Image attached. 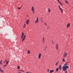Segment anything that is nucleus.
Masks as SVG:
<instances>
[{"instance_id":"nucleus-1","label":"nucleus","mask_w":73,"mask_h":73,"mask_svg":"<svg viewBox=\"0 0 73 73\" xmlns=\"http://www.w3.org/2000/svg\"><path fill=\"white\" fill-rule=\"evenodd\" d=\"M31 11L32 12V13L33 14H35V8L34 7H32L31 8Z\"/></svg>"},{"instance_id":"nucleus-2","label":"nucleus","mask_w":73,"mask_h":73,"mask_svg":"<svg viewBox=\"0 0 73 73\" xmlns=\"http://www.w3.org/2000/svg\"><path fill=\"white\" fill-rule=\"evenodd\" d=\"M18 71L19 72H18V73H22V72H23V73H24V72H25L24 70H18Z\"/></svg>"},{"instance_id":"nucleus-3","label":"nucleus","mask_w":73,"mask_h":73,"mask_svg":"<svg viewBox=\"0 0 73 73\" xmlns=\"http://www.w3.org/2000/svg\"><path fill=\"white\" fill-rule=\"evenodd\" d=\"M58 44H56L55 46V48L56 50H58Z\"/></svg>"},{"instance_id":"nucleus-4","label":"nucleus","mask_w":73,"mask_h":73,"mask_svg":"<svg viewBox=\"0 0 73 73\" xmlns=\"http://www.w3.org/2000/svg\"><path fill=\"white\" fill-rule=\"evenodd\" d=\"M58 8L60 9V11H61V12L62 13H63V10H62V8L60 7V6H58Z\"/></svg>"},{"instance_id":"nucleus-5","label":"nucleus","mask_w":73,"mask_h":73,"mask_svg":"<svg viewBox=\"0 0 73 73\" xmlns=\"http://www.w3.org/2000/svg\"><path fill=\"white\" fill-rule=\"evenodd\" d=\"M36 20H35V23L36 24V23H38V17H36Z\"/></svg>"},{"instance_id":"nucleus-6","label":"nucleus","mask_w":73,"mask_h":73,"mask_svg":"<svg viewBox=\"0 0 73 73\" xmlns=\"http://www.w3.org/2000/svg\"><path fill=\"white\" fill-rule=\"evenodd\" d=\"M68 56V54H67V52H66L64 54V57H67Z\"/></svg>"},{"instance_id":"nucleus-7","label":"nucleus","mask_w":73,"mask_h":73,"mask_svg":"<svg viewBox=\"0 0 73 73\" xmlns=\"http://www.w3.org/2000/svg\"><path fill=\"white\" fill-rule=\"evenodd\" d=\"M26 37V35H24V37L22 40V42H23V41H24V40H25V39Z\"/></svg>"},{"instance_id":"nucleus-8","label":"nucleus","mask_w":73,"mask_h":73,"mask_svg":"<svg viewBox=\"0 0 73 73\" xmlns=\"http://www.w3.org/2000/svg\"><path fill=\"white\" fill-rule=\"evenodd\" d=\"M24 36V33H22V35H21V39H23V38Z\"/></svg>"},{"instance_id":"nucleus-9","label":"nucleus","mask_w":73,"mask_h":73,"mask_svg":"<svg viewBox=\"0 0 73 73\" xmlns=\"http://www.w3.org/2000/svg\"><path fill=\"white\" fill-rule=\"evenodd\" d=\"M41 54L39 53L38 56V58L39 59H40L41 58Z\"/></svg>"},{"instance_id":"nucleus-10","label":"nucleus","mask_w":73,"mask_h":73,"mask_svg":"<svg viewBox=\"0 0 73 73\" xmlns=\"http://www.w3.org/2000/svg\"><path fill=\"white\" fill-rule=\"evenodd\" d=\"M70 23H69L68 24H67L66 27L69 28V27H70Z\"/></svg>"},{"instance_id":"nucleus-11","label":"nucleus","mask_w":73,"mask_h":73,"mask_svg":"<svg viewBox=\"0 0 73 73\" xmlns=\"http://www.w3.org/2000/svg\"><path fill=\"white\" fill-rule=\"evenodd\" d=\"M29 19H27L26 21V24L27 25H28L29 24Z\"/></svg>"},{"instance_id":"nucleus-12","label":"nucleus","mask_w":73,"mask_h":73,"mask_svg":"<svg viewBox=\"0 0 73 73\" xmlns=\"http://www.w3.org/2000/svg\"><path fill=\"white\" fill-rule=\"evenodd\" d=\"M42 43L43 44H44V42H45V38L43 37L42 38Z\"/></svg>"},{"instance_id":"nucleus-13","label":"nucleus","mask_w":73,"mask_h":73,"mask_svg":"<svg viewBox=\"0 0 73 73\" xmlns=\"http://www.w3.org/2000/svg\"><path fill=\"white\" fill-rule=\"evenodd\" d=\"M57 1L61 5H62V3H61V2H60V1L59 0H57Z\"/></svg>"},{"instance_id":"nucleus-14","label":"nucleus","mask_w":73,"mask_h":73,"mask_svg":"<svg viewBox=\"0 0 73 73\" xmlns=\"http://www.w3.org/2000/svg\"><path fill=\"white\" fill-rule=\"evenodd\" d=\"M0 72H2V73H4V72L3 71V70H2V69H1V68L0 67Z\"/></svg>"},{"instance_id":"nucleus-15","label":"nucleus","mask_w":73,"mask_h":73,"mask_svg":"<svg viewBox=\"0 0 73 73\" xmlns=\"http://www.w3.org/2000/svg\"><path fill=\"white\" fill-rule=\"evenodd\" d=\"M62 67V65H60L59 67V69L60 70H61L62 68L61 67Z\"/></svg>"},{"instance_id":"nucleus-16","label":"nucleus","mask_w":73,"mask_h":73,"mask_svg":"<svg viewBox=\"0 0 73 73\" xmlns=\"http://www.w3.org/2000/svg\"><path fill=\"white\" fill-rule=\"evenodd\" d=\"M65 2L66 3V4H69V2H68V1H67V0H66L65 1Z\"/></svg>"},{"instance_id":"nucleus-17","label":"nucleus","mask_w":73,"mask_h":73,"mask_svg":"<svg viewBox=\"0 0 73 73\" xmlns=\"http://www.w3.org/2000/svg\"><path fill=\"white\" fill-rule=\"evenodd\" d=\"M48 13H50V8L48 9Z\"/></svg>"},{"instance_id":"nucleus-18","label":"nucleus","mask_w":73,"mask_h":73,"mask_svg":"<svg viewBox=\"0 0 73 73\" xmlns=\"http://www.w3.org/2000/svg\"><path fill=\"white\" fill-rule=\"evenodd\" d=\"M27 53L28 54H30V53H31V52H30V50H28L27 51Z\"/></svg>"},{"instance_id":"nucleus-19","label":"nucleus","mask_w":73,"mask_h":73,"mask_svg":"<svg viewBox=\"0 0 73 73\" xmlns=\"http://www.w3.org/2000/svg\"><path fill=\"white\" fill-rule=\"evenodd\" d=\"M58 62H56V63L55 64V66H57V65H58Z\"/></svg>"},{"instance_id":"nucleus-20","label":"nucleus","mask_w":73,"mask_h":73,"mask_svg":"<svg viewBox=\"0 0 73 73\" xmlns=\"http://www.w3.org/2000/svg\"><path fill=\"white\" fill-rule=\"evenodd\" d=\"M54 70H50V73H52V72H54Z\"/></svg>"},{"instance_id":"nucleus-21","label":"nucleus","mask_w":73,"mask_h":73,"mask_svg":"<svg viewBox=\"0 0 73 73\" xmlns=\"http://www.w3.org/2000/svg\"><path fill=\"white\" fill-rule=\"evenodd\" d=\"M7 60L6 59H5L3 62L4 64H5V63L7 62Z\"/></svg>"},{"instance_id":"nucleus-22","label":"nucleus","mask_w":73,"mask_h":73,"mask_svg":"<svg viewBox=\"0 0 73 73\" xmlns=\"http://www.w3.org/2000/svg\"><path fill=\"white\" fill-rule=\"evenodd\" d=\"M0 64H1V65H2V60H1L0 61Z\"/></svg>"},{"instance_id":"nucleus-23","label":"nucleus","mask_w":73,"mask_h":73,"mask_svg":"<svg viewBox=\"0 0 73 73\" xmlns=\"http://www.w3.org/2000/svg\"><path fill=\"white\" fill-rule=\"evenodd\" d=\"M9 63V61H7V62H6V64L7 65H8Z\"/></svg>"},{"instance_id":"nucleus-24","label":"nucleus","mask_w":73,"mask_h":73,"mask_svg":"<svg viewBox=\"0 0 73 73\" xmlns=\"http://www.w3.org/2000/svg\"><path fill=\"white\" fill-rule=\"evenodd\" d=\"M58 69H59L58 68H56V72H58Z\"/></svg>"},{"instance_id":"nucleus-25","label":"nucleus","mask_w":73,"mask_h":73,"mask_svg":"<svg viewBox=\"0 0 73 73\" xmlns=\"http://www.w3.org/2000/svg\"><path fill=\"white\" fill-rule=\"evenodd\" d=\"M17 68H18V69H20V67L19 66H18L17 67Z\"/></svg>"},{"instance_id":"nucleus-26","label":"nucleus","mask_w":73,"mask_h":73,"mask_svg":"<svg viewBox=\"0 0 73 73\" xmlns=\"http://www.w3.org/2000/svg\"><path fill=\"white\" fill-rule=\"evenodd\" d=\"M26 26V25L25 24H24V25L23 26V27L24 28H25V26Z\"/></svg>"},{"instance_id":"nucleus-27","label":"nucleus","mask_w":73,"mask_h":73,"mask_svg":"<svg viewBox=\"0 0 73 73\" xmlns=\"http://www.w3.org/2000/svg\"><path fill=\"white\" fill-rule=\"evenodd\" d=\"M7 65L6 64V65H4V66H3V67L4 68H5V67H6V66H7Z\"/></svg>"},{"instance_id":"nucleus-28","label":"nucleus","mask_w":73,"mask_h":73,"mask_svg":"<svg viewBox=\"0 0 73 73\" xmlns=\"http://www.w3.org/2000/svg\"><path fill=\"white\" fill-rule=\"evenodd\" d=\"M44 25H45L46 26V25H47V24H46V23L45 22L44 23Z\"/></svg>"},{"instance_id":"nucleus-29","label":"nucleus","mask_w":73,"mask_h":73,"mask_svg":"<svg viewBox=\"0 0 73 73\" xmlns=\"http://www.w3.org/2000/svg\"><path fill=\"white\" fill-rule=\"evenodd\" d=\"M49 29V27H47V29Z\"/></svg>"},{"instance_id":"nucleus-30","label":"nucleus","mask_w":73,"mask_h":73,"mask_svg":"<svg viewBox=\"0 0 73 73\" xmlns=\"http://www.w3.org/2000/svg\"><path fill=\"white\" fill-rule=\"evenodd\" d=\"M62 61H65V59H62Z\"/></svg>"},{"instance_id":"nucleus-31","label":"nucleus","mask_w":73,"mask_h":73,"mask_svg":"<svg viewBox=\"0 0 73 73\" xmlns=\"http://www.w3.org/2000/svg\"><path fill=\"white\" fill-rule=\"evenodd\" d=\"M21 8V7H19L18 8V9H20Z\"/></svg>"},{"instance_id":"nucleus-32","label":"nucleus","mask_w":73,"mask_h":73,"mask_svg":"<svg viewBox=\"0 0 73 73\" xmlns=\"http://www.w3.org/2000/svg\"><path fill=\"white\" fill-rule=\"evenodd\" d=\"M68 63H69V62H66L65 63V64H68Z\"/></svg>"},{"instance_id":"nucleus-33","label":"nucleus","mask_w":73,"mask_h":73,"mask_svg":"<svg viewBox=\"0 0 73 73\" xmlns=\"http://www.w3.org/2000/svg\"><path fill=\"white\" fill-rule=\"evenodd\" d=\"M46 48H47V47H46L45 48V49H44L45 50H46Z\"/></svg>"},{"instance_id":"nucleus-34","label":"nucleus","mask_w":73,"mask_h":73,"mask_svg":"<svg viewBox=\"0 0 73 73\" xmlns=\"http://www.w3.org/2000/svg\"><path fill=\"white\" fill-rule=\"evenodd\" d=\"M47 72H49V69L48 70Z\"/></svg>"},{"instance_id":"nucleus-35","label":"nucleus","mask_w":73,"mask_h":73,"mask_svg":"<svg viewBox=\"0 0 73 73\" xmlns=\"http://www.w3.org/2000/svg\"><path fill=\"white\" fill-rule=\"evenodd\" d=\"M26 73H30L29 72H26Z\"/></svg>"},{"instance_id":"nucleus-36","label":"nucleus","mask_w":73,"mask_h":73,"mask_svg":"<svg viewBox=\"0 0 73 73\" xmlns=\"http://www.w3.org/2000/svg\"><path fill=\"white\" fill-rule=\"evenodd\" d=\"M41 21L42 22V21H43L42 20H41Z\"/></svg>"},{"instance_id":"nucleus-37","label":"nucleus","mask_w":73,"mask_h":73,"mask_svg":"<svg viewBox=\"0 0 73 73\" xmlns=\"http://www.w3.org/2000/svg\"><path fill=\"white\" fill-rule=\"evenodd\" d=\"M54 43H53V42H52V44H53Z\"/></svg>"},{"instance_id":"nucleus-38","label":"nucleus","mask_w":73,"mask_h":73,"mask_svg":"<svg viewBox=\"0 0 73 73\" xmlns=\"http://www.w3.org/2000/svg\"><path fill=\"white\" fill-rule=\"evenodd\" d=\"M41 20H42V18L41 17Z\"/></svg>"}]
</instances>
